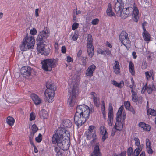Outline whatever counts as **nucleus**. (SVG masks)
I'll list each match as a JSON object with an SVG mask.
<instances>
[{
  "mask_svg": "<svg viewBox=\"0 0 156 156\" xmlns=\"http://www.w3.org/2000/svg\"><path fill=\"white\" fill-rule=\"evenodd\" d=\"M90 114L88 106L84 104L78 106L74 117L75 124L78 127L81 126L87 120Z\"/></svg>",
  "mask_w": 156,
  "mask_h": 156,
  "instance_id": "1",
  "label": "nucleus"
},
{
  "mask_svg": "<svg viewBox=\"0 0 156 156\" xmlns=\"http://www.w3.org/2000/svg\"><path fill=\"white\" fill-rule=\"evenodd\" d=\"M70 136L69 131L59 127L58 128L56 132L53 134L52 137V143L53 144H57L58 146L62 144L63 141L64 137L69 138Z\"/></svg>",
  "mask_w": 156,
  "mask_h": 156,
  "instance_id": "2",
  "label": "nucleus"
},
{
  "mask_svg": "<svg viewBox=\"0 0 156 156\" xmlns=\"http://www.w3.org/2000/svg\"><path fill=\"white\" fill-rule=\"evenodd\" d=\"M46 87L47 89L44 93L46 100L48 103H52L54 101L55 91L57 88L54 83L49 81L46 83Z\"/></svg>",
  "mask_w": 156,
  "mask_h": 156,
  "instance_id": "3",
  "label": "nucleus"
},
{
  "mask_svg": "<svg viewBox=\"0 0 156 156\" xmlns=\"http://www.w3.org/2000/svg\"><path fill=\"white\" fill-rule=\"evenodd\" d=\"M123 109V106H121L116 114V122L114 128L117 130L121 131L123 128V123L124 122L126 116L125 113L124 112L122 115Z\"/></svg>",
  "mask_w": 156,
  "mask_h": 156,
  "instance_id": "4",
  "label": "nucleus"
},
{
  "mask_svg": "<svg viewBox=\"0 0 156 156\" xmlns=\"http://www.w3.org/2000/svg\"><path fill=\"white\" fill-rule=\"evenodd\" d=\"M132 12L133 19L134 21L137 22L138 20L139 12L138 8L135 6L134 9L131 7L124 8L123 13L122 15L123 19H125L129 16Z\"/></svg>",
  "mask_w": 156,
  "mask_h": 156,
  "instance_id": "5",
  "label": "nucleus"
},
{
  "mask_svg": "<svg viewBox=\"0 0 156 156\" xmlns=\"http://www.w3.org/2000/svg\"><path fill=\"white\" fill-rule=\"evenodd\" d=\"M79 87L77 85L73 86L71 92L68 95L67 103L71 107H73L76 103L77 97L78 96Z\"/></svg>",
  "mask_w": 156,
  "mask_h": 156,
  "instance_id": "6",
  "label": "nucleus"
},
{
  "mask_svg": "<svg viewBox=\"0 0 156 156\" xmlns=\"http://www.w3.org/2000/svg\"><path fill=\"white\" fill-rule=\"evenodd\" d=\"M35 43V41L34 37L28 36V35H26L23 39L22 44L20 46L21 51H25L28 49L32 48Z\"/></svg>",
  "mask_w": 156,
  "mask_h": 156,
  "instance_id": "7",
  "label": "nucleus"
},
{
  "mask_svg": "<svg viewBox=\"0 0 156 156\" xmlns=\"http://www.w3.org/2000/svg\"><path fill=\"white\" fill-rule=\"evenodd\" d=\"M42 68L45 71H51L52 69L55 67L57 64L56 60L54 59L47 58L42 61Z\"/></svg>",
  "mask_w": 156,
  "mask_h": 156,
  "instance_id": "8",
  "label": "nucleus"
},
{
  "mask_svg": "<svg viewBox=\"0 0 156 156\" xmlns=\"http://www.w3.org/2000/svg\"><path fill=\"white\" fill-rule=\"evenodd\" d=\"M92 36L90 34L87 35V50L89 56L92 58L94 55V48L92 45Z\"/></svg>",
  "mask_w": 156,
  "mask_h": 156,
  "instance_id": "9",
  "label": "nucleus"
},
{
  "mask_svg": "<svg viewBox=\"0 0 156 156\" xmlns=\"http://www.w3.org/2000/svg\"><path fill=\"white\" fill-rule=\"evenodd\" d=\"M119 39L122 45L126 47L127 46H129L131 41L129 38L128 34L125 31H122L120 33L119 37Z\"/></svg>",
  "mask_w": 156,
  "mask_h": 156,
  "instance_id": "10",
  "label": "nucleus"
},
{
  "mask_svg": "<svg viewBox=\"0 0 156 156\" xmlns=\"http://www.w3.org/2000/svg\"><path fill=\"white\" fill-rule=\"evenodd\" d=\"M37 50L39 53L46 56L49 55L50 52V49L48 47L45 48L44 44L41 42L37 45Z\"/></svg>",
  "mask_w": 156,
  "mask_h": 156,
  "instance_id": "11",
  "label": "nucleus"
},
{
  "mask_svg": "<svg viewBox=\"0 0 156 156\" xmlns=\"http://www.w3.org/2000/svg\"><path fill=\"white\" fill-rule=\"evenodd\" d=\"M147 23L146 22L143 23L142 24L143 32L142 33V37L144 40L148 43L151 40V36L149 33L146 30L145 27V24Z\"/></svg>",
  "mask_w": 156,
  "mask_h": 156,
  "instance_id": "12",
  "label": "nucleus"
},
{
  "mask_svg": "<svg viewBox=\"0 0 156 156\" xmlns=\"http://www.w3.org/2000/svg\"><path fill=\"white\" fill-rule=\"evenodd\" d=\"M33 69L28 66H24L22 67L21 70V73L23 77H29L31 75Z\"/></svg>",
  "mask_w": 156,
  "mask_h": 156,
  "instance_id": "13",
  "label": "nucleus"
},
{
  "mask_svg": "<svg viewBox=\"0 0 156 156\" xmlns=\"http://www.w3.org/2000/svg\"><path fill=\"white\" fill-rule=\"evenodd\" d=\"M124 3L122 0H117L115 4L114 9L117 13H121L123 9Z\"/></svg>",
  "mask_w": 156,
  "mask_h": 156,
  "instance_id": "14",
  "label": "nucleus"
},
{
  "mask_svg": "<svg viewBox=\"0 0 156 156\" xmlns=\"http://www.w3.org/2000/svg\"><path fill=\"white\" fill-rule=\"evenodd\" d=\"M69 138L67 137L65 138V141L64 142L63 141L61 144L58 145V146H60L62 149L64 151L68 150L70 146V137Z\"/></svg>",
  "mask_w": 156,
  "mask_h": 156,
  "instance_id": "15",
  "label": "nucleus"
},
{
  "mask_svg": "<svg viewBox=\"0 0 156 156\" xmlns=\"http://www.w3.org/2000/svg\"><path fill=\"white\" fill-rule=\"evenodd\" d=\"M48 30V29L44 28L43 30L40 32L37 38V40L41 42L42 41L44 38H46L48 36V33H49Z\"/></svg>",
  "mask_w": 156,
  "mask_h": 156,
  "instance_id": "16",
  "label": "nucleus"
},
{
  "mask_svg": "<svg viewBox=\"0 0 156 156\" xmlns=\"http://www.w3.org/2000/svg\"><path fill=\"white\" fill-rule=\"evenodd\" d=\"M96 69V66L94 64L90 66L86 70V74L89 77H91L93 76L94 72Z\"/></svg>",
  "mask_w": 156,
  "mask_h": 156,
  "instance_id": "17",
  "label": "nucleus"
},
{
  "mask_svg": "<svg viewBox=\"0 0 156 156\" xmlns=\"http://www.w3.org/2000/svg\"><path fill=\"white\" fill-rule=\"evenodd\" d=\"M99 144L97 143L95 144L93 151L92 153L91 156H102L101 153L100 152L99 149Z\"/></svg>",
  "mask_w": 156,
  "mask_h": 156,
  "instance_id": "18",
  "label": "nucleus"
},
{
  "mask_svg": "<svg viewBox=\"0 0 156 156\" xmlns=\"http://www.w3.org/2000/svg\"><path fill=\"white\" fill-rule=\"evenodd\" d=\"M146 79L147 80L152 79L154 80L155 78V73L154 71L153 70H150V71H146L145 72Z\"/></svg>",
  "mask_w": 156,
  "mask_h": 156,
  "instance_id": "19",
  "label": "nucleus"
},
{
  "mask_svg": "<svg viewBox=\"0 0 156 156\" xmlns=\"http://www.w3.org/2000/svg\"><path fill=\"white\" fill-rule=\"evenodd\" d=\"M101 134L103 135L102 140L104 142L108 137V134L107 132L105 127L104 126H101L100 127Z\"/></svg>",
  "mask_w": 156,
  "mask_h": 156,
  "instance_id": "20",
  "label": "nucleus"
},
{
  "mask_svg": "<svg viewBox=\"0 0 156 156\" xmlns=\"http://www.w3.org/2000/svg\"><path fill=\"white\" fill-rule=\"evenodd\" d=\"M31 98L35 105L40 104L42 100L40 97L35 94H32L31 95Z\"/></svg>",
  "mask_w": 156,
  "mask_h": 156,
  "instance_id": "21",
  "label": "nucleus"
},
{
  "mask_svg": "<svg viewBox=\"0 0 156 156\" xmlns=\"http://www.w3.org/2000/svg\"><path fill=\"white\" fill-rule=\"evenodd\" d=\"M90 94L92 96L94 105L97 107H99L100 105L99 98H98L96 97V94L94 92H92L90 93Z\"/></svg>",
  "mask_w": 156,
  "mask_h": 156,
  "instance_id": "22",
  "label": "nucleus"
},
{
  "mask_svg": "<svg viewBox=\"0 0 156 156\" xmlns=\"http://www.w3.org/2000/svg\"><path fill=\"white\" fill-rule=\"evenodd\" d=\"M113 69L114 72L116 74H118L120 73V65L118 61H115L113 66Z\"/></svg>",
  "mask_w": 156,
  "mask_h": 156,
  "instance_id": "23",
  "label": "nucleus"
},
{
  "mask_svg": "<svg viewBox=\"0 0 156 156\" xmlns=\"http://www.w3.org/2000/svg\"><path fill=\"white\" fill-rule=\"evenodd\" d=\"M129 72L132 76L135 75L134 66L132 61H130L129 64Z\"/></svg>",
  "mask_w": 156,
  "mask_h": 156,
  "instance_id": "24",
  "label": "nucleus"
},
{
  "mask_svg": "<svg viewBox=\"0 0 156 156\" xmlns=\"http://www.w3.org/2000/svg\"><path fill=\"white\" fill-rule=\"evenodd\" d=\"M106 13L107 15L110 17L115 16V14L112 10L111 5L109 4L106 11Z\"/></svg>",
  "mask_w": 156,
  "mask_h": 156,
  "instance_id": "25",
  "label": "nucleus"
},
{
  "mask_svg": "<svg viewBox=\"0 0 156 156\" xmlns=\"http://www.w3.org/2000/svg\"><path fill=\"white\" fill-rule=\"evenodd\" d=\"M111 83L116 87H117L119 88H122L124 85V83L123 81H121L120 83H118V82L114 80L111 81Z\"/></svg>",
  "mask_w": 156,
  "mask_h": 156,
  "instance_id": "26",
  "label": "nucleus"
},
{
  "mask_svg": "<svg viewBox=\"0 0 156 156\" xmlns=\"http://www.w3.org/2000/svg\"><path fill=\"white\" fill-rule=\"evenodd\" d=\"M145 86H146V90L148 94L151 93L155 90V86L153 84L149 85L147 86V83Z\"/></svg>",
  "mask_w": 156,
  "mask_h": 156,
  "instance_id": "27",
  "label": "nucleus"
},
{
  "mask_svg": "<svg viewBox=\"0 0 156 156\" xmlns=\"http://www.w3.org/2000/svg\"><path fill=\"white\" fill-rule=\"evenodd\" d=\"M39 115L43 119H47L48 117V114L47 111L45 109L41 110L40 112Z\"/></svg>",
  "mask_w": 156,
  "mask_h": 156,
  "instance_id": "28",
  "label": "nucleus"
},
{
  "mask_svg": "<svg viewBox=\"0 0 156 156\" xmlns=\"http://www.w3.org/2000/svg\"><path fill=\"white\" fill-rule=\"evenodd\" d=\"M107 122L109 126H111L112 125L114 122V115H108Z\"/></svg>",
  "mask_w": 156,
  "mask_h": 156,
  "instance_id": "29",
  "label": "nucleus"
},
{
  "mask_svg": "<svg viewBox=\"0 0 156 156\" xmlns=\"http://www.w3.org/2000/svg\"><path fill=\"white\" fill-rule=\"evenodd\" d=\"M148 104V101L147 102V113L148 115H151L153 116L156 115V110L150 108H147V105Z\"/></svg>",
  "mask_w": 156,
  "mask_h": 156,
  "instance_id": "30",
  "label": "nucleus"
},
{
  "mask_svg": "<svg viewBox=\"0 0 156 156\" xmlns=\"http://www.w3.org/2000/svg\"><path fill=\"white\" fill-rule=\"evenodd\" d=\"M6 122L8 125L12 126L13 125L15 122V120L13 117L11 116H8L7 118Z\"/></svg>",
  "mask_w": 156,
  "mask_h": 156,
  "instance_id": "31",
  "label": "nucleus"
},
{
  "mask_svg": "<svg viewBox=\"0 0 156 156\" xmlns=\"http://www.w3.org/2000/svg\"><path fill=\"white\" fill-rule=\"evenodd\" d=\"M142 150V149L140 147L136 148L133 152L132 156H138Z\"/></svg>",
  "mask_w": 156,
  "mask_h": 156,
  "instance_id": "32",
  "label": "nucleus"
},
{
  "mask_svg": "<svg viewBox=\"0 0 156 156\" xmlns=\"http://www.w3.org/2000/svg\"><path fill=\"white\" fill-rule=\"evenodd\" d=\"M72 125L71 122L69 119L66 120L63 122V125L65 127L69 128Z\"/></svg>",
  "mask_w": 156,
  "mask_h": 156,
  "instance_id": "33",
  "label": "nucleus"
},
{
  "mask_svg": "<svg viewBox=\"0 0 156 156\" xmlns=\"http://www.w3.org/2000/svg\"><path fill=\"white\" fill-rule=\"evenodd\" d=\"M132 100L133 101L135 102H137L138 101V98L137 94L134 90H132Z\"/></svg>",
  "mask_w": 156,
  "mask_h": 156,
  "instance_id": "34",
  "label": "nucleus"
},
{
  "mask_svg": "<svg viewBox=\"0 0 156 156\" xmlns=\"http://www.w3.org/2000/svg\"><path fill=\"white\" fill-rule=\"evenodd\" d=\"M31 133L35 134L38 130V128L35 124L31 126Z\"/></svg>",
  "mask_w": 156,
  "mask_h": 156,
  "instance_id": "35",
  "label": "nucleus"
},
{
  "mask_svg": "<svg viewBox=\"0 0 156 156\" xmlns=\"http://www.w3.org/2000/svg\"><path fill=\"white\" fill-rule=\"evenodd\" d=\"M92 140L90 142V144L91 145L93 144L94 143V142H95L97 141V136H96V134L95 133H94L92 134Z\"/></svg>",
  "mask_w": 156,
  "mask_h": 156,
  "instance_id": "36",
  "label": "nucleus"
},
{
  "mask_svg": "<svg viewBox=\"0 0 156 156\" xmlns=\"http://www.w3.org/2000/svg\"><path fill=\"white\" fill-rule=\"evenodd\" d=\"M42 140V136L41 133H39L38 136L35 138V140L37 143L41 142Z\"/></svg>",
  "mask_w": 156,
  "mask_h": 156,
  "instance_id": "37",
  "label": "nucleus"
},
{
  "mask_svg": "<svg viewBox=\"0 0 156 156\" xmlns=\"http://www.w3.org/2000/svg\"><path fill=\"white\" fill-rule=\"evenodd\" d=\"M134 140L135 141V145L137 146L138 147H140L141 148V145H140V142L139 139L136 137L134 138Z\"/></svg>",
  "mask_w": 156,
  "mask_h": 156,
  "instance_id": "38",
  "label": "nucleus"
},
{
  "mask_svg": "<svg viewBox=\"0 0 156 156\" xmlns=\"http://www.w3.org/2000/svg\"><path fill=\"white\" fill-rule=\"evenodd\" d=\"M108 115H114L113 107L111 103L109 104Z\"/></svg>",
  "mask_w": 156,
  "mask_h": 156,
  "instance_id": "39",
  "label": "nucleus"
},
{
  "mask_svg": "<svg viewBox=\"0 0 156 156\" xmlns=\"http://www.w3.org/2000/svg\"><path fill=\"white\" fill-rule=\"evenodd\" d=\"M133 149L131 147H129L127 149V152L128 156H132L133 153Z\"/></svg>",
  "mask_w": 156,
  "mask_h": 156,
  "instance_id": "40",
  "label": "nucleus"
},
{
  "mask_svg": "<svg viewBox=\"0 0 156 156\" xmlns=\"http://www.w3.org/2000/svg\"><path fill=\"white\" fill-rule=\"evenodd\" d=\"M36 116L35 115V114L33 112H31L30 114V117L29 120L30 121H32L33 120H34L35 119V118Z\"/></svg>",
  "mask_w": 156,
  "mask_h": 156,
  "instance_id": "41",
  "label": "nucleus"
},
{
  "mask_svg": "<svg viewBox=\"0 0 156 156\" xmlns=\"http://www.w3.org/2000/svg\"><path fill=\"white\" fill-rule=\"evenodd\" d=\"M87 57H82L81 58L82 65L83 66L85 67L87 64Z\"/></svg>",
  "mask_w": 156,
  "mask_h": 156,
  "instance_id": "42",
  "label": "nucleus"
},
{
  "mask_svg": "<svg viewBox=\"0 0 156 156\" xmlns=\"http://www.w3.org/2000/svg\"><path fill=\"white\" fill-rule=\"evenodd\" d=\"M79 24L77 23L74 22L72 25V29L74 30L77 29L79 27Z\"/></svg>",
  "mask_w": 156,
  "mask_h": 156,
  "instance_id": "43",
  "label": "nucleus"
},
{
  "mask_svg": "<svg viewBox=\"0 0 156 156\" xmlns=\"http://www.w3.org/2000/svg\"><path fill=\"white\" fill-rule=\"evenodd\" d=\"M99 22V19L98 18H95L92 21L91 23L93 25H97L98 24Z\"/></svg>",
  "mask_w": 156,
  "mask_h": 156,
  "instance_id": "44",
  "label": "nucleus"
},
{
  "mask_svg": "<svg viewBox=\"0 0 156 156\" xmlns=\"http://www.w3.org/2000/svg\"><path fill=\"white\" fill-rule=\"evenodd\" d=\"M147 67V64L146 61H143L142 66H141V68L143 69H146Z\"/></svg>",
  "mask_w": 156,
  "mask_h": 156,
  "instance_id": "45",
  "label": "nucleus"
},
{
  "mask_svg": "<svg viewBox=\"0 0 156 156\" xmlns=\"http://www.w3.org/2000/svg\"><path fill=\"white\" fill-rule=\"evenodd\" d=\"M34 134L31 133L29 137V140L31 145L33 144H34L33 141V139Z\"/></svg>",
  "mask_w": 156,
  "mask_h": 156,
  "instance_id": "46",
  "label": "nucleus"
},
{
  "mask_svg": "<svg viewBox=\"0 0 156 156\" xmlns=\"http://www.w3.org/2000/svg\"><path fill=\"white\" fill-rule=\"evenodd\" d=\"M124 105L126 109H129L130 106V103L129 101H125L124 102Z\"/></svg>",
  "mask_w": 156,
  "mask_h": 156,
  "instance_id": "47",
  "label": "nucleus"
},
{
  "mask_svg": "<svg viewBox=\"0 0 156 156\" xmlns=\"http://www.w3.org/2000/svg\"><path fill=\"white\" fill-rule=\"evenodd\" d=\"M146 148L152 147L150 141L148 139H146Z\"/></svg>",
  "mask_w": 156,
  "mask_h": 156,
  "instance_id": "48",
  "label": "nucleus"
},
{
  "mask_svg": "<svg viewBox=\"0 0 156 156\" xmlns=\"http://www.w3.org/2000/svg\"><path fill=\"white\" fill-rule=\"evenodd\" d=\"M95 128V127L93 125L90 126L88 129V133H91L93 132V130Z\"/></svg>",
  "mask_w": 156,
  "mask_h": 156,
  "instance_id": "49",
  "label": "nucleus"
},
{
  "mask_svg": "<svg viewBox=\"0 0 156 156\" xmlns=\"http://www.w3.org/2000/svg\"><path fill=\"white\" fill-rule=\"evenodd\" d=\"M78 37V34L75 32L74 34L72 37V39L74 41H76Z\"/></svg>",
  "mask_w": 156,
  "mask_h": 156,
  "instance_id": "50",
  "label": "nucleus"
},
{
  "mask_svg": "<svg viewBox=\"0 0 156 156\" xmlns=\"http://www.w3.org/2000/svg\"><path fill=\"white\" fill-rule=\"evenodd\" d=\"M30 33L31 35H34L36 34L37 31L34 28H33L32 29L30 30Z\"/></svg>",
  "mask_w": 156,
  "mask_h": 156,
  "instance_id": "51",
  "label": "nucleus"
},
{
  "mask_svg": "<svg viewBox=\"0 0 156 156\" xmlns=\"http://www.w3.org/2000/svg\"><path fill=\"white\" fill-rule=\"evenodd\" d=\"M73 13L76 15H77L78 14H80L81 13V11L80 10L77 11V8L73 10Z\"/></svg>",
  "mask_w": 156,
  "mask_h": 156,
  "instance_id": "52",
  "label": "nucleus"
},
{
  "mask_svg": "<svg viewBox=\"0 0 156 156\" xmlns=\"http://www.w3.org/2000/svg\"><path fill=\"white\" fill-rule=\"evenodd\" d=\"M151 129L150 126L147 124H146V125L145 126V127L144 128L143 130L145 131H150Z\"/></svg>",
  "mask_w": 156,
  "mask_h": 156,
  "instance_id": "53",
  "label": "nucleus"
},
{
  "mask_svg": "<svg viewBox=\"0 0 156 156\" xmlns=\"http://www.w3.org/2000/svg\"><path fill=\"white\" fill-rule=\"evenodd\" d=\"M147 151L148 153L149 154H151L153 152V151L152 149V147L146 148Z\"/></svg>",
  "mask_w": 156,
  "mask_h": 156,
  "instance_id": "54",
  "label": "nucleus"
},
{
  "mask_svg": "<svg viewBox=\"0 0 156 156\" xmlns=\"http://www.w3.org/2000/svg\"><path fill=\"white\" fill-rule=\"evenodd\" d=\"M138 125L140 127H141L143 128V129L145 127V125H146V124L144 122H140L139 123Z\"/></svg>",
  "mask_w": 156,
  "mask_h": 156,
  "instance_id": "55",
  "label": "nucleus"
},
{
  "mask_svg": "<svg viewBox=\"0 0 156 156\" xmlns=\"http://www.w3.org/2000/svg\"><path fill=\"white\" fill-rule=\"evenodd\" d=\"M98 52L99 54H101L102 55H104L105 51L101 48H99L98 50Z\"/></svg>",
  "mask_w": 156,
  "mask_h": 156,
  "instance_id": "56",
  "label": "nucleus"
},
{
  "mask_svg": "<svg viewBox=\"0 0 156 156\" xmlns=\"http://www.w3.org/2000/svg\"><path fill=\"white\" fill-rule=\"evenodd\" d=\"M61 51L63 53L65 54L66 52V48L65 46H62L61 48Z\"/></svg>",
  "mask_w": 156,
  "mask_h": 156,
  "instance_id": "57",
  "label": "nucleus"
},
{
  "mask_svg": "<svg viewBox=\"0 0 156 156\" xmlns=\"http://www.w3.org/2000/svg\"><path fill=\"white\" fill-rule=\"evenodd\" d=\"M54 47L56 51L58 50V44L57 42H55L54 44Z\"/></svg>",
  "mask_w": 156,
  "mask_h": 156,
  "instance_id": "58",
  "label": "nucleus"
},
{
  "mask_svg": "<svg viewBox=\"0 0 156 156\" xmlns=\"http://www.w3.org/2000/svg\"><path fill=\"white\" fill-rule=\"evenodd\" d=\"M67 61L68 62H72L73 59L70 56H68L67 57Z\"/></svg>",
  "mask_w": 156,
  "mask_h": 156,
  "instance_id": "59",
  "label": "nucleus"
},
{
  "mask_svg": "<svg viewBox=\"0 0 156 156\" xmlns=\"http://www.w3.org/2000/svg\"><path fill=\"white\" fill-rule=\"evenodd\" d=\"M92 134H91V133H89L87 134V140H91L92 138Z\"/></svg>",
  "mask_w": 156,
  "mask_h": 156,
  "instance_id": "60",
  "label": "nucleus"
},
{
  "mask_svg": "<svg viewBox=\"0 0 156 156\" xmlns=\"http://www.w3.org/2000/svg\"><path fill=\"white\" fill-rule=\"evenodd\" d=\"M34 148V151L35 153H37L38 152V150L37 148V147L35 145H34V144H33L31 145Z\"/></svg>",
  "mask_w": 156,
  "mask_h": 156,
  "instance_id": "61",
  "label": "nucleus"
},
{
  "mask_svg": "<svg viewBox=\"0 0 156 156\" xmlns=\"http://www.w3.org/2000/svg\"><path fill=\"white\" fill-rule=\"evenodd\" d=\"M73 18L72 21L73 22H75L76 21V16L77 15L73 13Z\"/></svg>",
  "mask_w": 156,
  "mask_h": 156,
  "instance_id": "62",
  "label": "nucleus"
},
{
  "mask_svg": "<svg viewBox=\"0 0 156 156\" xmlns=\"http://www.w3.org/2000/svg\"><path fill=\"white\" fill-rule=\"evenodd\" d=\"M82 51L81 50H80L77 53V56L78 58H80V57H81V55L82 54Z\"/></svg>",
  "mask_w": 156,
  "mask_h": 156,
  "instance_id": "63",
  "label": "nucleus"
},
{
  "mask_svg": "<svg viewBox=\"0 0 156 156\" xmlns=\"http://www.w3.org/2000/svg\"><path fill=\"white\" fill-rule=\"evenodd\" d=\"M126 151H124L123 152H122L120 154V156H126Z\"/></svg>",
  "mask_w": 156,
  "mask_h": 156,
  "instance_id": "64",
  "label": "nucleus"
}]
</instances>
